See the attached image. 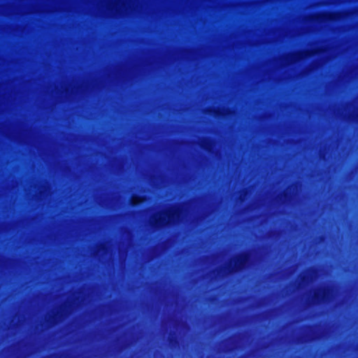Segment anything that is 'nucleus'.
<instances>
[{
    "label": "nucleus",
    "instance_id": "3",
    "mask_svg": "<svg viewBox=\"0 0 358 358\" xmlns=\"http://www.w3.org/2000/svg\"><path fill=\"white\" fill-rule=\"evenodd\" d=\"M142 201H143V200L138 196H134L131 199V202H132L133 205L138 204V203H141Z\"/></svg>",
    "mask_w": 358,
    "mask_h": 358
},
{
    "label": "nucleus",
    "instance_id": "2",
    "mask_svg": "<svg viewBox=\"0 0 358 358\" xmlns=\"http://www.w3.org/2000/svg\"><path fill=\"white\" fill-rule=\"evenodd\" d=\"M247 257L245 255H241L234 260V270L238 271L243 268L247 262Z\"/></svg>",
    "mask_w": 358,
    "mask_h": 358
},
{
    "label": "nucleus",
    "instance_id": "4",
    "mask_svg": "<svg viewBox=\"0 0 358 358\" xmlns=\"http://www.w3.org/2000/svg\"><path fill=\"white\" fill-rule=\"evenodd\" d=\"M124 2V0H119V3H123Z\"/></svg>",
    "mask_w": 358,
    "mask_h": 358
},
{
    "label": "nucleus",
    "instance_id": "1",
    "mask_svg": "<svg viewBox=\"0 0 358 358\" xmlns=\"http://www.w3.org/2000/svg\"><path fill=\"white\" fill-rule=\"evenodd\" d=\"M180 216V209L178 207H173L166 212L155 215L152 219V223L157 227H162L176 222Z\"/></svg>",
    "mask_w": 358,
    "mask_h": 358
}]
</instances>
